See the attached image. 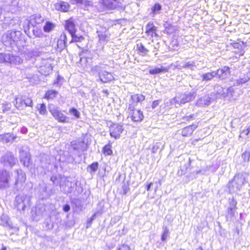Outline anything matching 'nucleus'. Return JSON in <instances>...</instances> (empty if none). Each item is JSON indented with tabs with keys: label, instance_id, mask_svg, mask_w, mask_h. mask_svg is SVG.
Wrapping results in <instances>:
<instances>
[{
	"label": "nucleus",
	"instance_id": "64",
	"mask_svg": "<svg viewBox=\"0 0 250 250\" xmlns=\"http://www.w3.org/2000/svg\"><path fill=\"white\" fill-rule=\"evenodd\" d=\"M46 227L48 229H52L53 228V226L51 225H50L49 223H46Z\"/></svg>",
	"mask_w": 250,
	"mask_h": 250
},
{
	"label": "nucleus",
	"instance_id": "19",
	"mask_svg": "<svg viewBox=\"0 0 250 250\" xmlns=\"http://www.w3.org/2000/svg\"><path fill=\"white\" fill-rule=\"evenodd\" d=\"M129 116L133 122H139L142 121L144 119V115L143 112L141 110H137L130 114Z\"/></svg>",
	"mask_w": 250,
	"mask_h": 250
},
{
	"label": "nucleus",
	"instance_id": "24",
	"mask_svg": "<svg viewBox=\"0 0 250 250\" xmlns=\"http://www.w3.org/2000/svg\"><path fill=\"white\" fill-rule=\"evenodd\" d=\"M197 127V125H192L184 128L182 130V135L183 136L191 135L193 131Z\"/></svg>",
	"mask_w": 250,
	"mask_h": 250
},
{
	"label": "nucleus",
	"instance_id": "27",
	"mask_svg": "<svg viewBox=\"0 0 250 250\" xmlns=\"http://www.w3.org/2000/svg\"><path fill=\"white\" fill-rule=\"evenodd\" d=\"M24 105V97L23 96L15 98V106L18 109H23Z\"/></svg>",
	"mask_w": 250,
	"mask_h": 250
},
{
	"label": "nucleus",
	"instance_id": "10",
	"mask_svg": "<svg viewBox=\"0 0 250 250\" xmlns=\"http://www.w3.org/2000/svg\"><path fill=\"white\" fill-rule=\"evenodd\" d=\"M17 175L15 177L14 183L15 188L17 190L21 189L26 180L25 173L21 169H17L15 171Z\"/></svg>",
	"mask_w": 250,
	"mask_h": 250
},
{
	"label": "nucleus",
	"instance_id": "31",
	"mask_svg": "<svg viewBox=\"0 0 250 250\" xmlns=\"http://www.w3.org/2000/svg\"><path fill=\"white\" fill-rule=\"evenodd\" d=\"M52 67L49 63L45 66H42L40 67V72L42 75L47 76L52 72Z\"/></svg>",
	"mask_w": 250,
	"mask_h": 250
},
{
	"label": "nucleus",
	"instance_id": "25",
	"mask_svg": "<svg viewBox=\"0 0 250 250\" xmlns=\"http://www.w3.org/2000/svg\"><path fill=\"white\" fill-rule=\"evenodd\" d=\"M16 138V136L10 133L0 135V141L3 143L12 142Z\"/></svg>",
	"mask_w": 250,
	"mask_h": 250
},
{
	"label": "nucleus",
	"instance_id": "7",
	"mask_svg": "<svg viewBox=\"0 0 250 250\" xmlns=\"http://www.w3.org/2000/svg\"><path fill=\"white\" fill-rule=\"evenodd\" d=\"M12 176L11 172L4 169H0V189H6L10 187Z\"/></svg>",
	"mask_w": 250,
	"mask_h": 250
},
{
	"label": "nucleus",
	"instance_id": "49",
	"mask_svg": "<svg viewBox=\"0 0 250 250\" xmlns=\"http://www.w3.org/2000/svg\"><path fill=\"white\" fill-rule=\"evenodd\" d=\"M98 166H99V164H98V162H95V163H92L91 165H90L89 166V167L90 169V172L91 173H92L93 172H95L97 170V169L98 168Z\"/></svg>",
	"mask_w": 250,
	"mask_h": 250
},
{
	"label": "nucleus",
	"instance_id": "59",
	"mask_svg": "<svg viewBox=\"0 0 250 250\" xmlns=\"http://www.w3.org/2000/svg\"><path fill=\"white\" fill-rule=\"evenodd\" d=\"M160 102H161L160 100L154 101L152 103V108L154 109V108H156L159 105V104H160Z\"/></svg>",
	"mask_w": 250,
	"mask_h": 250
},
{
	"label": "nucleus",
	"instance_id": "23",
	"mask_svg": "<svg viewBox=\"0 0 250 250\" xmlns=\"http://www.w3.org/2000/svg\"><path fill=\"white\" fill-rule=\"evenodd\" d=\"M44 21V18L40 14H35L31 17L30 23L33 26L41 24Z\"/></svg>",
	"mask_w": 250,
	"mask_h": 250
},
{
	"label": "nucleus",
	"instance_id": "18",
	"mask_svg": "<svg viewBox=\"0 0 250 250\" xmlns=\"http://www.w3.org/2000/svg\"><path fill=\"white\" fill-rule=\"evenodd\" d=\"M66 36L65 34L61 35L57 43V51L61 52L66 46Z\"/></svg>",
	"mask_w": 250,
	"mask_h": 250
},
{
	"label": "nucleus",
	"instance_id": "54",
	"mask_svg": "<svg viewBox=\"0 0 250 250\" xmlns=\"http://www.w3.org/2000/svg\"><path fill=\"white\" fill-rule=\"evenodd\" d=\"M161 146V143L159 142L156 143L153 147L152 148V152L153 153H155L157 152L158 149H159L160 146Z\"/></svg>",
	"mask_w": 250,
	"mask_h": 250
},
{
	"label": "nucleus",
	"instance_id": "36",
	"mask_svg": "<svg viewBox=\"0 0 250 250\" xmlns=\"http://www.w3.org/2000/svg\"><path fill=\"white\" fill-rule=\"evenodd\" d=\"M250 79V77L248 75H244L240 77L236 81V84L239 85L247 82Z\"/></svg>",
	"mask_w": 250,
	"mask_h": 250
},
{
	"label": "nucleus",
	"instance_id": "5",
	"mask_svg": "<svg viewBox=\"0 0 250 250\" xmlns=\"http://www.w3.org/2000/svg\"><path fill=\"white\" fill-rule=\"evenodd\" d=\"M21 35L19 31H8L3 36L2 41L6 45H12L19 41Z\"/></svg>",
	"mask_w": 250,
	"mask_h": 250
},
{
	"label": "nucleus",
	"instance_id": "16",
	"mask_svg": "<svg viewBox=\"0 0 250 250\" xmlns=\"http://www.w3.org/2000/svg\"><path fill=\"white\" fill-rule=\"evenodd\" d=\"M114 79L113 75L112 73L109 72L104 70L102 73H100L99 80L103 83L109 82Z\"/></svg>",
	"mask_w": 250,
	"mask_h": 250
},
{
	"label": "nucleus",
	"instance_id": "3",
	"mask_svg": "<svg viewBox=\"0 0 250 250\" xmlns=\"http://www.w3.org/2000/svg\"><path fill=\"white\" fill-rule=\"evenodd\" d=\"M31 197L24 193L17 195L15 198L14 206L19 211H24L30 206Z\"/></svg>",
	"mask_w": 250,
	"mask_h": 250
},
{
	"label": "nucleus",
	"instance_id": "2",
	"mask_svg": "<svg viewBox=\"0 0 250 250\" xmlns=\"http://www.w3.org/2000/svg\"><path fill=\"white\" fill-rule=\"evenodd\" d=\"M248 183L246 174L238 173L236 174L233 179L229 182V188L231 192L240 191Z\"/></svg>",
	"mask_w": 250,
	"mask_h": 250
},
{
	"label": "nucleus",
	"instance_id": "55",
	"mask_svg": "<svg viewBox=\"0 0 250 250\" xmlns=\"http://www.w3.org/2000/svg\"><path fill=\"white\" fill-rule=\"evenodd\" d=\"M242 157L243 158L245 161H249L250 157V152H245L243 153Z\"/></svg>",
	"mask_w": 250,
	"mask_h": 250
},
{
	"label": "nucleus",
	"instance_id": "13",
	"mask_svg": "<svg viewBox=\"0 0 250 250\" xmlns=\"http://www.w3.org/2000/svg\"><path fill=\"white\" fill-rule=\"evenodd\" d=\"M124 129L122 125L119 124H113L110 127V135L115 139H119Z\"/></svg>",
	"mask_w": 250,
	"mask_h": 250
},
{
	"label": "nucleus",
	"instance_id": "20",
	"mask_svg": "<svg viewBox=\"0 0 250 250\" xmlns=\"http://www.w3.org/2000/svg\"><path fill=\"white\" fill-rule=\"evenodd\" d=\"M55 7L57 10L65 12L69 10L70 5L66 2L60 1L55 4Z\"/></svg>",
	"mask_w": 250,
	"mask_h": 250
},
{
	"label": "nucleus",
	"instance_id": "41",
	"mask_svg": "<svg viewBox=\"0 0 250 250\" xmlns=\"http://www.w3.org/2000/svg\"><path fill=\"white\" fill-rule=\"evenodd\" d=\"M137 48L143 56L147 55L148 52V50L146 49L142 43L137 44Z\"/></svg>",
	"mask_w": 250,
	"mask_h": 250
},
{
	"label": "nucleus",
	"instance_id": "43",
	"mask_svg": "<svg viewBox=\"0 0 250 250\" xmlns=\"http://www.w3.org/2000/svg\"><path fill=\"white\" fill-rule=\"evenodd\" d=\"M236 209L231 208H228L227 210L226 217L227 219H231L235 214Z\"/></svg>",
	"mask_w": 250,
	"mask_h": 250
},
{
	"label": "nucleus",
	"instance_id": "15",
	"mask_svg": "<svg viewBox=\"0 0 250 250\" xmlns=\"http://www.w3.org/2000/svg\"><path fill=\"white\" fill-rule=\"evenodd\" d=\"M71 145L74 150H77L79 152L84 151L87 148V145L85 143L83 140L73 142Z\"/></svg>",
	"mask_w": 250,
	"mask_h": 250
},
{
	"label": "nucleus",
	"instance_id": "56",
	"mask_svg": "<svg viewBox=\"0 0 250 250\" xmlns=\"http://www.w3.org/2000/svg\"><path fill=\"white\" fill-rule=\"evenodd\" d=\"M122 189H123V194L125 195L129 191V188L127 185L124 184L122 186Z\"/></svg>",
	"mask_w": 250,
	"mask_h": 250
},
{
	"label": "nucleus",
	"instance_id": "17",
	"mask_svg": "<svg viewBox=\"0 0 250 250\" xmlns=\"http://www.w3.org/2000/svg\"><path fill=\"white\" fill-rule=\"evenodd\" d=\"M216 76H217L219 78L223 80L227 78L230 74V71L229 67L225 66L221 69H218L215 71Z\"/></svg>",
	"mask_w": 250,
	"mask_h": 250
},
{
	"label": "nucleus",
	"instance_id": "40",
	"mask_svg": "<svg viewBox=\"0 0 250 250\" xmlns=\"http://www.w3.org/2000/svg\"><path fill=\"white\" fill-rule=\"evenodd\" d=\"M169 229L167 226H164L163 227V233L161 236V240L163 241H165L169 236Z\"/></svg>",
	"mask_w": 250,
	"mask_h": 250
},
{
	"label": "nucleus",
	"instance_id": "51",
	"mask_svg": "<svg viewBox=\"0 0 250 250\" xmlns=\"http://www.w3.org/2000/svg\"><path fill=\"white\" fill-rule=\"evenodd\" d=\"M24 97V101L25 106H30L32 107L33 105L32 100L28 97H26L25 96H23Z\"/></svg>",
	"mask_w": 250,
	"mask_h": 250
},
{
	"label": "nucleus",
	"instance_id": "46",
	"mask_svg": "<svg viewBox=\"0 0 250 250\" xmlns=\"http://www.w3.org/2000/svg\"><path fill=\"white\" fill-rule=\"evenodd\" d=\"M1 224L3 226H7L8 224L9 217L5 214H2L0 217Z\"/></svg>",
	"mask_w": 250,
	"mask_h": 250
},
{
	"label": "nucleus",
	"instance_id": "34",
	"mask_svg": "<svg viewBox=\"0 0 250 250\" xmlns=\"http://www.w3.org/2000/svg\"><path fill=\"white\" fill-rule=\"evenodd\" d=\"M161 9V5L159 3H155L151 8L150 15L154 17L155 15L159 14Z\"/></svg>",
	"mask_w": 250,
	"mask_h": 250
},
{
	"label": "nucleus",
	"instance_id": "30",
	"mask_svg": "<svg viewBox=\"0 0 250 250\" xmlns=\"http://www.w3.org/2000/svg\"><path fill=\"white\" fill-rule=\"evenodd\" d=\"M104 69V66L102 65H96L91 67L90 73L92 75H95L97 73L98 74L99 78L100 77V73H102Z\"/></svg>",
	"mask_w": 250,
	"mask_h": 250
},
{
	"label": "nucleus",
	"instance_id": "29",
	"mask_svg": "<svg viewBox=\"0 0 250 250\" xmlns=\"http://www.w3.org/2000/svg\"><path fill=\"white\" fill-rule=\"evenodd\" d=\"M145 96L142 94H135L131 96V100L132 103L137 104L138 103H141L144 101Z\"/></svg>",
	"mask_w": 250,
	"mask_h": 250
},
{
	"label": "nucleus",
	"instance_id": "11",
	"mask_svg": "<svg viewBox=\"0 0 250 250\" xmlns=\"http://www.w3.org/2000/svg\"><path fill=\"white\" fill-rule=\"evenodd\" d=\"M49 111L55 119L59 122L62 123L66 122V116L62 113L59 107L54 105L51 106L49 107Z\"/></svg>",
	"mask_w": 250,
	"mask_h": 250
},
{
	"label": "nucleus",
	"instance_id": "48",
	"mask_svg": "<svg viewBox=\"0 0 250 250\" xmlns=\"http://www.w3.org/2000/svg\"><path fill=\"white\" fill-rule=\"evenodd\" d=\"M229 207L228 208H232L236 209V205L237 202L234 198H229Z\"/></svg>",
	"mask_w": 250,
	"mask_h": 250
},
{
	"label": "nucleus",
	"instance_id": "12",
	"mask_svg": "<svg viewBox=\"0 0 250 250\" xmlns=\"http://www.w3.org/2000/svg\"><path fill=\"white\" fill-rule=\"evenodd\" d=\"M45 208L43 206H37L32 208L31 215L34 221H38L42 218L44 212Z\"/></svg>",
	"mask_w": 250,
	"mask_h": 250
},
{
	"label": "nucleus",
	"instance_id": "22",
	"mask_svg": "<svg viewBox=\"0 0 250 250\" xmlns=\"http://www.w3.org/2000/svg\"><path fill=\"white\" fill-rule=\"evenodd\" d=\"M169 66L164 67L161 65L160 67H155L152 69H150L149 70V74L151 75H156L161 73H166L168 71Z\"/></svg>",
	"mask_w": 250,
	"mask_h": 250
},
{
	"label": "nucleus",
	"instance_id": "8",
	"mask_svg": "<svg viewBox=\"0 0 250 250\" xmlns=\"http://www.w3.org/2000/svg\"><path fill=\"white\" fill-rule=\"evenodd\" d=\"M22 62V59L19 56L10 54L0 53V63L5 62L12 64H20Z\"/></svg>",
	"mask_w": 250,
	"mask_h": 250
},
{
	"label": "nucleus",
	"instance_id": "44",
	"mask_svg": "<svg viewBox=\"0 0 250 250\" xmlns=\"http://www.w3.org/2000/svg\"><path fill=\"white\" fill-rule=\"evenodd\" d=\"M37 107L41 114L45 115L46 114V105L44 104H38Z\"/></svg>",
	"mask_w": 250,
	"mask_h": 250
},
{
	"label": "nucleus",
	"instance_id": "61",
	"mask_svg": "<svg viewBox=\"0 0 250 250\" xmlns=\"http://www.w3.org/2000/svg\"><path fill=\"white\" fill-rule=\"evenodd\" d=\"M72 3H83V0H71Z\"/></svg>",
	"mask_w": 250,
	"mask_h": 250
},
{
	"label": "nucleus",
	"instance_id": "39",
	"mask_svg": "<svg viewBox=\"0 0 250 250\" xmlns=\"http://www.w3.org/2000/svg\"><path fill=\"white\" fill-rule=\"evenodd\" d=\"M216 92L219 95H221L224 97H226L227 96V93L226 92L225 88H224L220 85H216L215 87Z\"/></svg>",
	"mask_w": 250,
	"mask_h": 250
},
{
	"label": "nucleus",
	"instance_id": "50",
	"mask_svg": "<svg viewBox=\"0 0 250 250\" xmlns=\"http://www.w3.org/2000/svg\"><path fill=\"white\" fill-rule=\"evenodd\" d=\"M136 105H137L136 104H135L134 103H133L132 102L129 104L128 107L127 108V112H128L129 115L130 114H131V113L136 111L135 110V107L136 106Z\"/></svg>",
	"mask_w": 250,
	"mask_h": 250
},
{
	"label": "nucleus",
	"instance_id": "62",
	"mask_svg": "<svg viewBox=\"0 0 250 250\" xmlns=\"http://www.w3.org/2000/svg\"><path fill=\"white\" fill-rule=\"evenodd\" d=\"M250 132L249 130L245 129L243 130V131L241 133V134H244L246 135H248L249 134Z\"/></svg>",
	"mask_w": 250,
	"mask_h": 250
},
{
	"label": "nucleus",
	"instance_id": "28",
	"mask_svg": "<svg viewBox=\"0 0 250 250\" xmlns=\"http://www.w3.org/2000/svg\"><path fill=\"white\" fill-rule=\"evenodd\" d=\"M21 161L23 162L24 166H28L30 161V156L29 154L25 153L23 151H20Z\"/></svg>",
	"mask_w": 250,
	"mask_h": 250
},
{
	"label": "nucleus",
	"instance_id": "33",
	"mask_svg": "<svg viewBox=\"0 0 250 250\" xmlns=\"http://www.w3.org/2000/svg\"><path fill=\"white\" fill-rule=\"evenodd\" d=\"M216 76V73L215 71H212L211 72H208L207 73H204L201 75L202 77V81H210L213 79V78Z\"/></svg>",
	"mask_w": 250,
	"mask_h": 250
},
{
	"label": "nucleus",
	"instance_id": "38",
	"mask_svg": "<svg viewBox=\"0 0 250 250\" xmlns=\"http://www.w3.org/2000/svg\"><path fill=\"white\" fill-rule=\"evenodd\" d=\"M32 32L33 35L36 38H42L44 36L42 29L38 28L37 27H34Z\"/></svg>",
	"mask_w": 250,
	"mask_h": 250
},
{
	"label": "nucleus",
	"instance_id": "37",
	"mask_svg": "<svg viewBox=\"0 0 250 250\" xmlns=\"http://www.w3.org/2000/svg\"><path fill=\"white\" fill-rule=\"evenodd\" d=\"M55 25L50 21H47L43 27V31L45 32H50L52 31Z\"/></svg>",
	"mask_w": 250,
	"mask_h": 250
},
{
	"label": "nucleus",
	"instance_id": "4",
	"mask_svg": "<svg viewBox=\"0 0 250 250\" xmlns=\"http://www.w3.org/2000/svg\"><path fill=\"white\" fill-rule=\"evenodd\" d=\"M196 93L195 92L179 94L170 100V105L178 107L181 104H184L194 99Z\"/></svg>",
	"mask_w": 250,
	"mask_h": 250
},
{
	"label": "nucleus",
	"instance_id": "57",
	"mask_svg": "<svg viewBox=\"0 0 250 250\" xmlns=\"http://www.w3.org/2000/svg\"><path fill=\"white\" fill-rule=\"evenodd\" d=\"M170 68L172 66H173L174 69H181L182 68H184V63L183 62L181 63V64H176L173 65L171 64L170 66H169Z\"/></svg>",
	"mask_w": 250,
	"mask_h": 250
},
{
	"label": "nucleus",
	"instance_id": "63",
	"mask_svg": "<svg viewBox=\"0 0 250 250\" xmlns=\"http://www.w3.org/2000/svg\"><path fill=\"white\" fill-rule=\"evenodd\" d=\"M193 116L192 115L188 116L185 117L184 119L187 120V121H189L192 118Z\"/></svg>",
	"mask_w": 250,
	"mask_h": 250
},
{
	"label": "nucleus",
	"instance_id": "1",
	"mask_svg": "<svg viewBox=\"0 0 250 250\" xmlns=\"http://www.w3.org/2000/svg\"><path fill=\"white\" fill-rule=\"evenodd\" d=\"M51 180L54 184L59 185L62 189L66 193L72 192L77 185L75 180L61 175L52 176Z\"/></svg>",
	"mask_w": 250,
	"mask_h": 250
},
{
	"label": "nucleus",
	"instance_id": "52",
	"mask_svg": "<svg viewBox=\"0 0 250 250\" xmlns=\"http://www.w3.org/2000/svg\"><path fill=\"white\" fill-rule=\"evenodd\" d=\"M69 112L73 114L76 118H79L80 117V112L75 108H71L69 109Z\"/></svg>",
	"mask_w": 250,
	"mask_h": 250
},
{
	"label": "nucleus",
	"instance_id": "14",
	"mask_svg": "<svg viewBox=\"0 0 250 250\" xmlns=\"http://www.w3.org/2000/svg\"><path fill=\"white\" fill-rule=\"evenodd\" d=\"M97 32L100 41L104 42L108 40L110 33L107 28L100 26L99 28L97 29Z\"/></svg>",
	"mask_w": 250,
	"mask_h": 250
},
{
	"label": "nucleus",
	"instance_id": "21",
	"mask_svg": "<svg viewBox=\"0 0 250 250\" xmlns=\"http://www.w3.org/2000/svg\"><path fill=\"white\" fill-rule=\"evenodd\" d=\"M65 28L70 34H73L76 32L75 24L72 19L71 18L65 21Z\"/></svg>",
	"mask_w": 250,
	"mask_h": 250
},
{
	"label": "nucleus",
	"instance_id": "9",
	"mask_svg": "<svg viewBox=\"0 0 250 250\" xmlns=\"http://www.w3.org/2000/svg\"><path fill=\"white\" fill-rule=\"evenodd\" d=\"M18 162L11 152H7L0 159V163L4 167L12 168Z\"/></svg>",
	"mask_w": 250,
	"mask_h": 250
},
{
	"label": "nucleus",
	"instance_id": "6",
	"mask_svg": "<svg viewBox=\"0 0 250 250\" xmlns=\"http://www.w3.org/2000/svg\"><path fill=\"white\" fill-rule=\"evenodd\" d=\"M123 0H100L101 8L104 10H112L123 7Z\"/></svg>",
	"mask_w": 250,
	"mask_h": 250
},
{
	"label": "nucleus",
	"instance_id": "60",
	"mask_svg": "<svg viewBox=\"0 0 250 250\" xmlns=\"http://www.w3.org/2000/svg\"><path fill=\"white\" fill-rule=\"evenodd\" d=\"M70 208L69 205L66 204L63 207V210L65 212H68L70 210Z\"/></svg>",
	"mask_w": 250,
	"mask_h": 250
},
{
	"label": "nucleus",
	"instance_id": "53",
	"mask_svg": "<svg viewBox=\"0 0 250 250\" xmlns=\"http://www.w3.org/2000/svg\"><path fill=\"white\" fill-rule=\"evenodd\" d=\"M117 250H131L130 247L127 244H122L119 245L117 249Z\"/></svg>",
	"mask_w": 250,
	"mask_h": 250
},
{
	"label": "nucleus",
	"instance_id": "47",
	"mask_svg": "<svg viewBox=\"0 0 250 250\" xmlns=\"http://www.w3.org/2000/svg\"><path fill=\"white\" fill-rule=\"evenodd\" d=\"M72 37V40L70 42H81L83 40V38L82 36L78 37L74 33L73 34H70Z\"/></svg>",
	"mask_w": 250,
	"mask_h": 250
},
{
	"label": "nucleus",
	"instance_id": "58",
	"mask_svg": "<svg viewBox=\"0 0 250 250\" xmlns=\"http://www.w3.org/2000/svg\"><path fill=\"white\" fill-rule=\"evenodd\" d=\"M225 91H226V92L227 93V96H232V93L234 92V90L231 87H229L227 89L225 88Z\"/></svg>",
	"mask_w": 250,
	"mask_h": 250
},
{
	"label": "nucleus",
	"instance_id": "32",
	"mask_svg": "<svg viewBox=\"0 0 250 250\" xmlns=\"http://www.w3.org/2000/svg\"><path fill=\"white\" fill-rule=\"evenodd\" d=\"M210 101V99L208 97L205 96L201 98L198 100L196 103V105L199 106L207 105L209 104Z\"/></svg>",
	"mask_w": 250,
	"mask_h": 250
},
{
	"label": "nucleus",
	"instance_id": "26",
	"mask_svg": "<svg viewBox=\"0 0 250 250\" xmlns=\"http://www.w3.org/2000/svg\"><path fill=\"white\" fill-rule=\"evenodd\" d=\"M156 27L153 25V23H149L146 26V33L148 36H150L152 38L154 35L156 36Z\"/></svg>",
	"mask_w": 250,
	"mask_h": 250
},
{
	"label": "nucleus",
	"instance_id": "42",
	"mask_svg": "<svg viewBox=\"0 0 250 250\" xmlns=\"http://www.w3.org/2000/svg\"><path fill=\"white\" fill-rule=\"evenodd\" d=\"M184 68H187L194 70L196 67L195 63L194 62H183Z\"/></svg>",
	"mask_w": 250,
	"mask_h": 250
},
{
	"label": "nucleus",
	"instance_id": "45",
	"mask_svg": "<svg viewBox=\"0 0 250 250\" xmlns=\"http://www.w3.org/2000/svg\"><path fill=\"white\" fill-rule=\"evenodd\" d=\"M111 145L108 144L105 145L103 148V151L104 154L107 155H111L112 153V150L111 149Z\"/></svg>",
	"mask_w": 250,
	"mask_h": 250
},
{
	"label": "nucleus",
	"instance_id": "35",
	"mask_svg": "<svg viewBox=\"0 0 250 250\" xmlns=\"http://www.w3.org/2000/svg\"><path fill=\"white\" fill-rule=\"evenodd\" d=\"M58 91L54 90H49L45 93L44 98L46 99H53L58 95Z\"/></svg>",
	"mask_w": 250,
	"mask_h": 250
}]
</instances>
